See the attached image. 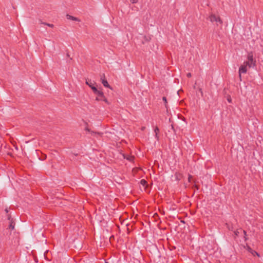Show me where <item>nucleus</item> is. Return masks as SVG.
Returning <instances> with one entry per match:
<instances>
[{"label": "nucleus", "instance_id": "nucleus-1", "mask_svg": "<svg viewBox=\"0 0 263 263\" xmlns=\"http://www.w3.org/2000/svg\"><path fill=\"white\" fill-rule=\"evenodd\" d=\"M244 63L250 68L254 67L256 65V60L253 58V54L252 51L248 53L247 61L244 62Z\"/></svg>", "mask_w": 263, "mask_h": 263}, {"label": "nucleus", "instance_id": "nucleus-2", "mask_svg": "<svg viewBox=\"0 0 263 263\" xmlns=\"http://www.w3.org/2000/svg\"><path fill=\"white\" fill-rule=\"evenodd\" d=\"M247 66H248L243 62L239 67V77L240 81H241V73H246L247 72Z\"/></svg>", "mask_w": 263, "mask_h": 263}, {"label": "nucleus", "instance_id": "nucleus-3", "mask_svg": "<svg viewBox=\"0 0 263 263\" xmlns=\"http://www.w3.org/2000/svg\"><path fill=\"white\" fill-rule=\"evenodd\" d=\"M209 19H210V21L212 22H215L219 23L220 24H222V21L221 20V18H220V17L217 16L215 14H212L209 16Z\"/></svg>", "mask_w": 263, "mask_h": 263}, {"label": "nucleus", "instance_id": "nucleus-4", "mask_svg": "<svg viewBox=\"0 0 263 263\" xmlns=\"http://www.w3.org/2000/svg\"><path fill=\"white\" fill-rule=\"evenodd\" d=\"M101 81L104 87L111 89V87L108 84L107 81L105 79L104 74L101 76Z\"/></svg>", "mask_w": 263, "mask_h": 263}, {"label": "nucleus", "instance_id": "nucleus-5", "mask_svg": "<svg viewBox=\"0 0 263 263\" xmlns=\"http://www.w3.org/2000/svg\"><path fill=\"white\" fill-rule=\"evenodd\" d=\"M96 95H97V97H96V99L97 101H101L104 99V95L102 91L99 90L98 92Z\"/></svg>", "mask_w": 263, "mask_h": 263}, {"label": "nucleus", "instance_id": "nucleus-6", "mask_svg": "<svg viewBox=\"0 0 263 263\" xmlns=\"http://www.w3.org/2000/svg\"><path fill=\"white\" fill-rule=\"evenodd\" d=\"M241 231H242V232H243V234H244V235H245L244 237H245V240H247V238H246V235H247V234H247V232H246V231H245V230H243V231H242V229H239V230H237L236 231H234V234H235V236H238L239 235V234L240 232H241Z\"/></svg>", "mask_w": 263, "mask_h": 263}, {"label": "nucleus", "instance_id": "nucleus-7", "mask_svg": "<svg viewBox=\"0 0 263 263\" xmlns=\"http://www.w3.org/2000/svg\"><path fill=\"white\" fill-rule=\"evenodd\" d=\"M66 18L68 20H71L74 21H79V22L80 21V20H79L78 18L74 17L73 16H71L70 15H68V14H67L66 15Z\"/></svg>", "mask_w": 263, "mask_h": 263}, {"label": "nucleus", "instance_id": "nucleus-8", "mask_svg": "<svg viewBox=\"0 0 263 263\" xmlns=\"http://www.w3.org/2000/svg\"><path fill=\"white\" fill-rule=\"evenodd\" d=\"M9 219L10 220L9 227V228L11 229V230H13L15 227V223H14V221H13L12 220H10V218H9Z\"/></svg>", "mask_w": 263, "mask_h": 263}, {"label": "nucleus", "instance_id": "nucleus-9", "mask_svg": "<svg viewBox=\"0 0 263 263\" xmlns=\"http://www.w3.org/2000/svg\"><path fill=\"white\" fill-rule=\"evenodd\" d=\"M154 132H155V137L156 138L158 139V133L159 132V129L158 127H156L155 129H154Z\"/></svg>", "mask_w": 263, "mask_h": 263}, {"label": "nucleus", "instance_id": "nucleus-10", "mask_svg": "<svg viewBox=\"0 0 263 263\" xmlns=\"http://www.w3.org/2000/svg\"><path fill=\"white\" fill-rule=\"evenodd\" d=\"M91 88L93 91V93L95 94H96L99 91V90H98V89L95 86H92Z\"/></svg>", "mask_w": 263, "mask_h": 263}, {"label": "nucleus", "instance_id": "nucleus-11", "mask_svg": "<svg viewBox=\"0 0 263 263\" xmlns=\"http://www.w3.org/2000/svg\"><path fill=\"white\" fill-rule=\"evenodd\" d=\"M86 84L89 86L90 88L92 87V86H94V84L90 81H86Z\"/></svg>", "mask_w": 263, "mask_h": 263}, {"label": "nucleus", "instance_id": "nucleus-12", "mask_svg": "<svg viewBox=\"0 0 263 263\" xmlns=\"http://www.w3.org/2000/svg\"><path fill=\"white\" fill-rule=\"evenodd\" d=\"M140 183L141 184H142L143 186H145L146 184H147V182L146 180H145L144 179H142L140 181Z\"/></svg>", "mask_w": 263, "mask_h": 263}, {"label": "nucleus", "instance_id": "nucleus-13", "mask_svg": "<svg viewBox=\"0 0 263 263\" xmlns=\"http://www.w3.org/2000/svg\"><path fill=\"white\" fill-rule=\"evenodd\" d=\"M43 24L51 28H53L54 27V25L52 24H49L46 23H43Z\"/></svg>", "mask_w": 263, "mask_h": 263}, {"label": "nucleus", "instance_id": "nucleus-14", "mask_svg": "<svg viewBox=\"0 0 263 263\" xmlns=\"http://www.w3.org/2000/svg\"><path fill=\"white\" fill-rule=\"evenodd\" d=\"M85 130H86V131H88V132H90V129H89L88 127H86V128H85ZM91 134H97L96 133H95V132H91Z\"/></svg>", "mask_w": 263, "mask_h": 263}, {"label": "nucleus", "instance_id": "nucleus-15", "mask_svg": "<svg viewBox=\"0 0 263 263\" xmlns=\"http://www.w3.org/2000/svg\"><path fill=\"white\" fill-rule=\"evenodd\" d=\"M139 0H130V2L132 3V4H136L137 3H138Z\"/></svg>", "mask_w": 263, "mask_h": 263}, {"label": "nucleus", "instance_id": "nucleus-16", "mask_svg": "<svg viewBox=\"0 0 263 263\" xmlns=\"http://www.w3.org/2000/svg\"><path fill=\"white\" fill-rule=\"evenodd\" d=\"M102 101H104L107 104H109V102H108L107 100L105 98V96L104 97V99H103Z\"/></svg>", "mask_w": 263, "mask_h": 263}, {"label": "nucleus", "instance_id": "nucleus-17", "mask_svg": "<svg viewBox=\"0 0 263 263\" xmlns=\"http://www.w3.org/2000/svg\"><path fill=\"white\" fill-rule=\"evenodd\" d=\"M192 178V176L191 175H189L188 177V180L189 182H191Z\"/></svg>", "mask_w": 263, "mask_h": 263}, {"label": "nucleus", "instance_id": "nucleus-18", "mask_svg": "<svg viewBox=\"0 0 263 263\" xmlns=\"http://www.w3.org/2000/svg\"><path fill=\"white\" fill-rule=\"evenodd\" d=\"M162 100H163V101L165 103H167V101H166V97H163L162 98Z\"/></svg>", "mask_w": 263, "mask_h": 263}, {"label": "nucleus", "instance_id": "nucleus-19", "mask_svg": "<svg viewBox=\"0 0 263 263\" xmlns=\"http://www.w3.org/2000/svg\"><path fill=\"white\" fill-rule=\"evenodd\" d=\"M127 159L128 160H129V161H132L133 160V159H134V157L131 156V157H129L128 158H127Z\"/></svg>", "mask_w": 263, "mask_h": 263}, {"label": "nucleus", "instance_id": "nucleus-20", "mask_svg": "<svg viewBox=\"0 0 263 263\" xmlns=\"http://www.w3.org/2000/svg\"><path fill=\"white\" fill-rule=\"evenodd\" d=\"M191 76H192V74H191V73H188L187 74V77L188 78H190V77H191Z\"/></svg>", "mask_w": 263, "mask_h": 263}, {"label": "nucleus", "instance_id": "nucleus-21", "mask_svg": "<svg viewBox=\"0 0 263 263\" xmlns=\"http://www.w3.org/2000/svg\"><path fill=\"white\" fill-rule=\"evenodd\" d=\"M145 129V126H143V127H142L141 128V130H142V131L144 130Z\"/></svg>", "mask_w": 263, "mask_h": 263}, {"label": "nucleus", "instance_id": "nucleus-22", "mask_svg": "<svg viewBox=\"0 0 263 263\" xmlns=\"http://www.w3.org/2000/svg\"><path fill=\"white\" fill-rule=\"evenodd\" d=\"M228 101L229 102H231V99L230 98H228Z\"/></svg>", "mask_w": 263, "mask_h": 263}, {"label": "nucleus", "instance_id": "nucleus-23", "mask_svg": "<svg viewBox=\"0 0 263 263\" xmlns=\"http://www.w3.org/2000/svg\"><path fill=\"white\" fill-rule=\"evenodd\" d=\"M255 253H256V255H257L258 257L259 256V254L257 252H255Z\"/></svg>", "mask_w": 263, "mask_h": 263}, {"label": "nucleus", "instance_id": "nucleus-24", "mask_svg": "<svg viewBox=\"0 0 263 263\" xmlns=\"http://www.w3.org/2000/svg\"><path fill=\"white\" fill-rule=\"evenodd\" d=\"M6 212L7 213L8 212L7 209H6Z\"/></svg>", "mask_w": 263, "mask_h": 263}, {"label": "nucleus", "instance_id": "nucleus-25", "mask_svg": "<svg viewBox=\"0 0 263 263\" xmlns=\"http://www.w3.org/2000/svg\"><path fill=\"white\" fill-rule=\"evenodd\" d=\"M106 263H108V262H106Z\"/></svg>", "mask_w": 263, "mask_h": 263}]
</instances>
